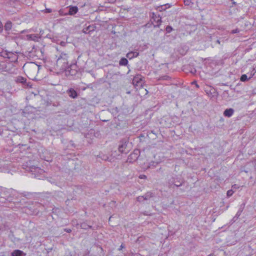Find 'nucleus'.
<instances>
[{
	"instance_id": "f257e3e1",
	"label": "nucleus",
	"mask_w": 256,
	"mask_h": 256,
	"mask_svg": "<svg viewBox=\"0 0 256 256\" xmlns=\"http://www.w3.org/2000/svg\"><path fill=\"white\" fill-rule=\"evenodd\" d=\"M13 26L12 22L10 20H6L4 24L0 20V34H2L4 32L3 35L5 38L8 40H13L14 36L12 35L16 34V33L12 32V28Z\"/></svg>"
},
{
	"instance_id": "f03ea898",
	"label": "nucleus",
	"mask_w": 256,
	"mask_h": 256,
	"mask_svg": "<svg viewBox=\"0 0 256 256\" xmlns=\"http://www.w3.org/2000/svg\"><path fill=\"white\" fill-rule=\"evenodd\" d=\"M68 56L67 54L64 52H61L56 60V65L57 68L62 70H66L68 65Z\"/></svg>"
},
{
	"instance_id": "7ed1b4c3",
	"label": "nucleus",
	"mask_w": 256,
	"mask_h": 256,
	"mask_svg": "<svg viewBox=\"0 0 256 256\" xmlns=\"http://www.w3.org/2000/svg\"><path fill=\"white\" fill-rule=\"evenodd\" d=\"M184 180L181 176H174L168 181V187L174 188V187H180L184 184Z\"/></svg>"
},
{
	"instance_id": "20e7f679",
	"label": "nucleus",
	"mask_w": 256,
	"mask_h": 256,
	"mask_svg": "<svg viewBox=\"0 0 256 256\" xmlns=\"http://www.w3.org/2000/svg\"><path fill=\"white\" fill-rule=\"evenodd\" d=\"M129 140L128 138L121 139L118 142V149L121 154H127L130 150Z\"/></svg>"
},
{
	"instance_id": "39448f33",
	"label": "nucleus",
	"mask_w": 256,
	"mask_h": 256,
	"mask_svg": "<svg viewBox=\"0 0 256 256\" xmlns=\"http://www.w3.org/2000/svg\"><path fill=\"white\" fill-rule=\"evenodd\" d=\"M26 170L34 175V178H38V179H40V175L44 173V170L42 169L34 166H27Z\"/></svg>"
},
{
	"instance_id": "423d86ee",
	"label": "nucleus",
	"mask_w": 256,
	"mask_h": 256,
	"mask_svg": "<svg viewBox=\"0 0 256 256\" xmlns=\"http://www.w3.org/2000/svg\"><path fill=\"white\" fill-rule=\"evenodd\" d=\"M7 198L8 199V202L13 203L18 207L21 206L26 202L25 199L22 198V196H20L17 192L15 196H12V197H9Z\"/></svg>"
},
{
	"instance_id": "0eeeda50",
	"label": "nucleus",
	"mask_w": 256,
	"mask_h": 256,
	"mask_svg": "<svg viewBox=\"0 0 256 256\" xmlns=\"http://www.w3.org/2000/svg\"><path fill=\"white\" fill-rule=\"evenodd\" d=\"M80 93V89L79 88H70L66 91V94L68 96L72 99L77 98Z\"/></svg>"
},
{
	"instance_id": "6e6552de",
	"label": "nucleus",
	"mask_w": 256,
	"mask_h": 256,
	"mask_svg": "<svg viewBox=\"0 0 256 256\" xmlns=\"http://www.w3.org/2000/svg\"><path fill=\"white\" fill-rule=\"evenodd\" d=\"M76 68V64H75L68 65V68H66V70H64L66 76H76L78 73Z\"/></svg>"
},
{
	"instance_id": "1a4fd4ad",
	"label": "nucleus",
	"mask_w": 256,
	"mask_h": 256,
	"mask_svg": "<svg viewBox=\"0 0 256 256\" xmlns=\"http://www.w3.org/2000/svg\"><path fill=\"white\" fill-rule=\"evenodd\" d=\"M78 10L77 6H70L64 8L62 12L64 15L74 16L76 14Z\"/></svg>"
},
{
	"instance_id": "9d476101",
	"label": "nucleus",
	"mask_w": 256,
	"mask_h": 256,
	"mask_svg": "<svg viewBox=\"0 0 256 256\" xmlns=\"http://www.w3.org/2000/svg\"><path fill=\"white\" fill-rule=\"evenodd\" d=\"M140 155V151L138 149L134 150L128 157L127 162L133 163L136 162Z\"/></svg>"
},
{
	"instance_id": "9b49d317",
	"label": "nucleus",
	"mask_w": 256,
	"mask_h": 256,
	"mask_svg": "<svg viewBox=\"0 0 256 256\" xmlns=\"http://www.w3.org/2000/svg\"><path fill=\"white\" fill-rule=\"evenodd\" d=\"M97 157L102 160L108 161L111 163L114 162L116 160L114 156L112 154L108 155L102 152H100Z\"/></svg>"
},
{
	"instance_id": "f8f14e48",
	"label": "nucleus",
	"mask_w": 256,
	"mask_h": 256,
	"mask_svg": "<svg viewBox=\"0 0 256 256\" xmlns=\"http://www.w3.org/2000/svg\"><path fill=\"white\" fill-rule=\"evenodd\" d=\"M112 114V116L114 117L115 121H116V120L118 121H122V116H121L120 114H118L120 112V110L118 108V107H114L111 108L108 110Z\"/></svg>"
},
{
	"instance_id": "ddd939ff",
	"label": "nucleus",
	"mask_w": 256,
	"mask_h": 256,
	"mask_svg": "<svg viewBox=\"0 0 256 256\" xmlns=\"http://www.w3.org/2000/svg\"><path fill=\"white\" fill-rule=\"evenodd\" d=\"M150 18L151 20H152L156 24H154V27L159 28L162 22V18L160 16V15L159 14L157 15L155 13L152 12Z\"/></svg>"
},
{
	"instance_id": "4468645a",
	"label": "nucleus",
	"mask_w": 256,
	"mask_h": 256,
	"mask_svg": "<svg viewBox=\"0 0 256 256\" xmlns=\"http://www.w3.org/2000/svg\"><path fill=\"white\" fill-rule=\"evenodd\" d=\"M15 81L16 83H20L24 86H26V88H31V85L30 84V82H26V78L22 76H18L16 78Z\"/></svg>"
},
{
	"instance_id": "2eb2a0df",
	"label": "nucleus",
	"mask_w": 256,
	"mask_h": 256,
	"mask_svg": "<svg viewBox=\"0 0 256 256\" xmlns=\"http://www.w3.org/2000/svg\"><path fill=\"white\" fill-rule=\"evenodd\" d=\"M182 68L183 70L186 71V72H190L193 74H195L196 72V70L195 68H194V64H185L182 66Z\"/></svg>"
},
{
	"instance_id": "dca6fc26",
	"label": "nucleus",
	"mask_w": 256,
	"mask_h": 256,
	"mask_svg": "<svg viewBox=\"0 0 256 256\" xmlns=\"http://www.w3.org/2000/svg\"><path fill=\"white\" fill-rule=\"evenodd\" d=\"M144 77L142 76L141 74H136L133 78L132 83L136 86L142 85V82H144Z\"/></svg>"
},
{
	"instance_id": "f3484780",
	"label": "nucleus",
	"mask_w": 256,
	"mask_h": 256,
	"mask_svg": "<svg viewBox=\"0 0 256 256\" xmlns=\"http://www.w3.org/2000/svg\"><path fill=\"white\" fill-rule=\"evenodd\" d=\"M16 192L14 190H10L8 191H6L2 194L3 196H1V198H4L5 200L8 202V198L12 197V196H15L16 194Z\"/></svg>"
},
{
	"instance_id": "a211bd4d",
	"label": "nucleus",
	"mask_w": 256,
	"mask_h": 256,
	"mask_svg": "<svg viewBox=\"0 0 256 256\" xmlns=\"http://www.w3.org/2000/svg\"><path fill=\"white\" fill-rule=\"evenodd\" d=\"M84 26L82 30V32L84 34H90L96 29V26L94 24H89L87 26L86 24Z\"/></svg>"
},
{
	"instance_id": "6ab92c4d",
	"label": "nucleus",
	"mask_w": 256,
	"mask_h": 256,
	"mask_svg": "<svg viewBox=\"0 0 256 256\" xmlns=\"http://www.w3.org/2000/svg\"><path fill=\"white\" fill-rule=\"evenodd\" d=\"M215 44H218L221 46H223L224 43L228 40V38H225L224 37H216V39L212 38V40Z\"/></svg>"
},
{
	"instance_id": "aec40b11",
	"label": "nucleus",
	"mask_w": 256,
	"mask_h": 256,
	"mask_svg": "<svg viewBox=\"0 0 256 256\" xmlns=\"http://www.w3.org/2000/svg\"><path fill=\"white\" fill-rule=\"evenodd\" d=\"M25 2L26 0H8V4L12 7L16 8L17 6Z\"/></svg>"
},
{
	"instance_id": "412c9836",
	"label": "nucleus",
	"mask_w": 256,
	"mask_h": 256,
	"mask_svg": "<svg viewBox=\"0 0 256 256\" xmlns=\"http://www.w3.org/2000/svg\"><path fill=\"white\" fill-rule=\"evenodd\" d=\"M27 39L29 40L38 42L40 36L38 34H30L26 35Z\"/></svg>"
},
{
	"instance_id": "4be33fe9",
	"label": "nucleus",
	"mask_w": 256,
	"mask_h": 256,
	"mask_svg": "<svg viewBox=\"0 0 256 256\" xmlns=\"http://www.w3.org/2000/svg\"><path fill=\"white\" fill-rule=\"evenodd\" d=\"M78 226H80V228L84 230H88L90 228L92 230H94L95 229L92 226L88 224L86 222H82L80 224H78Z\"/></svg>"
},
{
	"instance_id": "5701e85b",
	"label": "nucleus",
	"mask_w": 256,
	"mask_h": 256,
	"mask_svg": "<svg viewBox=\"0 0 256 256\" xmlns=\"http://www.w3.org/2000/svg\"><path fill=\"white\" fill-rule=\"evenodd\" d=\"M234 110L232 108H226L224 112V116L230 118L234 114Z\"/></svg>"
},
{
	"instance_id": "b1692460",
	"label": "nucleus",
	"mask_w": 256,
	"mask_h": 256,
	"mask_svg": "<svg viewBox=\"0 0 256 256\" xmlns=\"http://www.w3.org/2000/svg\"><path fill=\"white\" fill-rule=\"evenodd\" d=\"M24 252L20 250H15L10 253V256H24Z\"/></svg>"
},
{
	"instance_id": "393cba45",
	"label": "nucleus",
	"mask_w": 256,
	"mask_h": 256,
	"mask_svg": "<svg viewBox=\"0 0 256 256\" xmlns=\"http://www.w3.org/2000/svg\"><path fill=\"white\" fill-rule=\"evenodd\" d=\"M206 92L208 96L212 98L215 96L216 94V90L212 88H210V90H206Z\"/></svg>"
},
{
	"instance_id": "a878e982",
	"label": "nucleus",
	"mask_w": 256,
	"mask_h": 256,
	"mask_svg": "<svg viewBox=\"0 0 256 256\" xmlns=\"http://www.w3.org/2000/svg\"><path fill=\"white\" fill-rule=\"evenodd\" d=\"M31 210H32V212H27L28 213V212L30 214H34V215H37L38 214V213L39 212V210H38V208H36L35 206H30V208H28V211Z\"/></svg>"
},
{
	"instance_id": "bb28decb",
	"label": "nucleus",
	"mask_w": 256,
	"mask_h": 256,
	"mask_svg": "<svg viewBox=\"0 0 256 256\" xmlns=\"http://www.w3.org/2000/svg\"><path fill=\"white\" fill-rule=\"evenodd\" d=\"M128 62L126 58H122L119 61V64L122 66H126L128 64Z\"/></svg>"
},
{
	"instance_id": "cd10ccee",
	"label": "nucleus",
	"mask_w": 256,
	"mask_h": 256,
	"mask_svg": "<svg viewBox=\"0 0 256 256\" xmlns=\"http://www.w3.org/2000/svg\"><path fill=\"white\" fill-rule=\"evenodd\" d=\"M244 206H245V204L244 203H243L242 204H241L240 206V208H239V209L238 211V212H236V218H239L244 208Z\"/></svg>"
},
{
	"instance_id": "c85d7f7f",
	"label": "nucleus",
	"mask_w": 256,
	"mask_h": 256,
	"mask_svg": "<svg viewBox=\"0 0 256 256\" xmlns=\"http://www.w3.org/2000/svg\"><path fill=\"white\" fill-rule=\"evenodd\" d=\"M13 54L12 52H0V56H2L4 58H11V56H12Z\"/></svg>"
},
{
	"instance_id": "c756f323",
	"label": "nucleus",
	"mask_w": 256,
	"mask_h": 256,
	"mask_svg": "<svg viewBox=\"0 0 256 256\" xmlns=\"http://www.w3.org/2000/svg\"><path fill=\"white\" fill-rule=\"evenodd\" d=\"M144 200H148L150 199V198L154 196V194L152 192H147L144 196H142Z\"/></svg>"
},
{
	"instance_id": "7c9ffc66",
	"label": "nucleus",
	"mask_w": 256,
	"mask_h": 256,
	"mask_svg": "<svg viewBox=\"0 0 256 256\" xmlns=\"http://www.w3.org/2000/svg\"><path fill=\"white\" fill-rule=\"evenodd\" d=\"M159 162L154 161H151L148 166V168H154L158 164Z\"/></svg>"
},
{
	"instance_id": "2f4dec72",
	"label": "nucleus",
	"mask_w": 256,
	"mask_h": 256,
	"mask_svg": "<svg viewBox=\"0 0 256 256\" xmlns=\"http://www.w3.org/2000/svg\"><path fill=\"white\" fill-rule=\"evenodd\" d=\"M184 4L186 6H188L190 8L193 7L194 4L191 0H184Z\"/></svg>"
},
{
	"instance_id": "473e14b6",
	"label": "nucleus",
	"mask_w": 256,
	"mask_h": 256,
	"mask_svg": "<svg viewBox=\"0 0 256 256\" xmlns=\"http://www.w3.org/2000/svg\"><path fill=\"white\" fill-rule=\"evenodd\" d=\"M148 136V132H144L142 134H141L139 138L140 142L144 141V139Z\"/></svg>"
},
{
	"instance_id": "72a5a7b5",
	"label": "nucleus",
	"mask_w": 256,
	"mask_h": 256,
	"mask_svg": "<svg viewBox=\"0 0 256 256\" xmlns=\"http://www.w3.org/2000/svg\"><path fill=\"white\" fill-rule=\"evenodd\" d=\"M6 64L2 62H0V70L2 71H6Z\"/></svg>"
},
{
	"instance_id": "f704fd0d",
	"label": "nucleus",
	"mask_w": 256,
	"mask_h": 256,
	"mask_svg": "<svg viewBox=\"0 0 256 256\" xmlns=\"http://www.w3.org/2000/svg\"><path fill=\"white\" fill-rule=\"evenodd\" d=\"M250 78V77L248 78V76L246 74H242V76H240V81L242 82H246Z\"/></svg>"
},
{
	"instance_id": "c9c22d12",
	"label": "nucleus",
	"mask_w": 256,
	"mask_h": 256,
	"mask_svg": "<svg viewBox=\"0 0 256 256\" xmlns=\"http://www.w3.org/2000/svg\"><path fill=\"white\" fill-rule=\"evenodd\" d=\"M94 246H96L97 248H98L99 249H100V256H104V249L102 248L98 245V244H94Z\"/></svg>"
},
{
	"instance_id": "e433bc0d",
	"label": "nucleus",
	"mask_w": 256,
	"mask_h": 256,
	"mask_svg": "<svg viewBox=\"0 0 256 256\" xmlns=\"http://www.w3.org/2000/svg\"><path fill=\"white\" fill-rule=\"evenodd\" d=\"M126 56L127 58H129L130 60H131L132 58H134L133 52H128L126 54Z\"/></svg>"
},
{
	"instance_id": "4c0bfd02",
	"label": "nucleus",
	"mask_w": 256,
	"mask_h": 256,
	"mask_svg": "<svg viewBox=\"0 0 256 256\" xmlns=\"http://www.w3.org/2000/svg\"><path fill=\"white\" fill-rule=\"evenodd\" d=\"M170 79V77L167 75H164L160 76L159 78L160 80H168Z\"/></svg>"
},
{
	"instance_id": "58836bf2",
	"label": "nucleus",
	"mask_w": 256,
	"mask_h": 256,
	"mask_svg": "<svg viewBox=\"0 0 256 256\" xmlns=\"http://www.w3.org/2000/svg\"><path fill=\"white\" fill-rule=\"evenodd\" d=\"M165 6H164L163 4L162 5H161L160 6H158V8H157V10H158L159 12H162V11H164L166 9V7H164Z\"/></svg>"
},
{
	"instance_id": "ea45409f",
	"label": "nucleus",
	"mask_w": 256,
	"mask_h": 256,
	"mask_svg": "<svg viewBox=\"0 0 256 256\" xmlns=\"http://www.w3.org/2000/svg\"><path fill=\"white\" fill-rule=\"evenodd\" d=\"M173 30V28L170 26H168L166 28V33H170Z\"/></svg>"
},
{
	"instance_id": "a19ab883",
	"label": "nucleus",
	"mask_w": 256,
	"mask_h": 256,
	"mask_svg": "<svg viewBox=\"0 0 256 256\" xmlns=\"http://www.w3.org/2000/svg\"><path fill=\"white\" fill-rule=\"evenodd\" d=\"M234 193V191L232 190H230L227 191L226 196L228 198L231 196Z\"/></svg>"
},
{
	"instance_id": "79ce46f5",
	"label": "nucleus",
	"mask_w": 256,
	"mask_h": 256,
	"mask_svg": "<svg viewBox=\"0 0 256 256\" xmlns=\"http://www.w3.org/2000/svg\"><path fill=\"white\" fill-rule=\"evenodd\" d=\"M240 32V29L238 28H236L234 30H231V32H230V34H237V33Z\"/></svg>"
},
{
	"instance_id": "37998d69",
	"label": "nucleus",
	"mask_w": 256,
	"mask_h": 256,
	"mask_svg": "<svg viewBox=\"0 0 256 256\" xmlns=\"http://www.w3.org/2000/svg\"><path fill=\"white\" fill-rule=\"evenodd\" d=\"M44 38H46L52 40V42H54V38L52 36V35L50 34H47L46 36H44Z\"/></svg>"
},
{
	"instance_id": "c03bdc74",
	"label": "nucleus",
	"mask_w": 256,
	"mask_h": 256,
	"mask_svg": "<svg viewBox=\"0 0 256 256\" xmlns=\"http://www.w3.org/2000/svg\"><path fill=\"white\" fill-rule=\"evenodd\" d=\"M242 171L246 173H248V172H250V169L246 168V166H244L243 167L242 169Z\"/></svg>"
},
{
	"instance_id": "a18cd8bd",
	"label": "nucleus",
	"mask_w": 256,
	"mask_h": 256,
	"mask_svg": "<svg viewBox=\"0 0 256 256\" xmlns=\"http://www.w3.org/2000/svg\"><path fill=\"white\" fill-rule=\"evenodd\" d=\"M256 72V71L255 68H252V70L250 72V78H252Z\"/></svg>"
},
{
	"instance_id": "49530a36",
	"label": "nucleus",
	"mask_w": 256,
	"mask_h": 256,
	"mask_svg": "<svg viewBox=\"0 0 256 256\" xmlns=\"http://www.w3.org/2000/svg\"><path fill=\"white\" fill-rule=\"evenodd\" d=\"M144 196H139L136 198V200L138 202H142L144 200V198H143Z\"/></svg>"
},
{
	"instance_id": "de8ad7c7",
	"label": "nucleus",
	"mask_w": 256,
	"mask_h": 256,
	"mask_svg": "<svg viewBox=\"0 0 256 256\" xmlns=\"http://www.w3.org/2000/svg\"><path fill=\"white\" fill-rule=\"evenodd\" d=\"M64 231L68 233H70L72 232V230L69 228H65L64 229Z\"/></svg>"
},
{
	"instance_id": "09e8293b",
	"label": "nucleus",
	"mask_w": 256,
	"mask_h": 256,
	"mask_svg": "<svg viewBox=\"0 0 256 256\" xmlns=\"http://www.w3.org/2000/svg\"><path fill=\"white\" fill-rule=\"evenodd\" d=\"M130 256H141V255L139 254H134L132 252H131L130 254Z\"/></svg>"
},
{
	"instance_id": "8fccbe9b",
	"label": "nucleus",
	"mask_w": 256,
	"mask_h": 256,
	"mask_svg": "<svg viewBox=\"0 0 256 256\" xmlns=\"http://www.w3.org/2000/svg\"><path fill=\"white\" fill-rule=\"evenodd\" d=\"M67 42L64 41H61L60 42V44L62 46H65Z\"/></svg>"
},
{
	"instance_id": "3c124183",
	"label": "nucleus",
	"mask_w": 256,
	"mask_h": 256,
	"mask_svg": "<svg viewBox=\"0 0 256 256\" xmlns=\"http://www.w3.org/2000/svg\"><path fill=\"white\" fill-rule=\"evenodd\" d=\"M164 6H165L164 7H166V9L168 8H170L172 6V4H168V3H167V4H163Z\"/></svg>"
},
{
	"instance_id": "603ef678",
	"label": "nucleus",
	"mask_w": 256,
	"mask_h": 256,
	"mask_svg": "<svg viewBox=\"0 0 256 256\" xmlns=\"http://www.w3.org/2000/svg\"><path fill=\"white\" fill-rule=\"evenodd\" d=\"M138 178L140 179H146V176L144 174H140Z\"/></svg>"
},
{
	"instance_id": "864d4df0",
	"label": "nucleus",
	"mask_w": 256,
	"mask_h": 256,
	"mask_svg": "<svg viewBox=\"0 0 256 256\" xmlns=\"http://www.w3.org/2000/svg\"><path fill=\"white\" fill-rule=\"evenodd\" d=\"M52 12V10L50 8H46L44 10V12H46V13H50Z\"/></svg>"
},
{
	"instance_id": "5fc2aeb1",
	"label": "nucleus",
	"mask_w": 256,
	"mask_h": 256,
	"mask_svg": "<svg viewBox=\"0 0 256 256\" xmlns=\"http://www.w3.org/2000/svg\"><path fill=\"white\" fill-rule=\"evenodd\" d=\"M125 248V245L124 244H122L120 245V248H118V250H122V248Z\"/></svg>"
},
{
	"instance_id": "6e6d98bb",
	"label": "nucleus",
	"mask_w": 256,
	"mask_h": 256,
	"mask_svg": "<svg viewBox=\"0 0 256 256\" xmlns=\"http://www.w3.org/2000/svg\"><path fill=\"white\" fill-rule=\"evenodd\" d=\"M232 188H233V189H235V190H236V189L238 188H239V186H238L237 184H233V185L232 186Z\"/></svg>"
},
{
	"instance_id": "4d7b16f0",
	"label": "nucleus",
	"mask_w": 256,
	"mask_h": 256,
	"mask_svg": "<svg viewBox=\"0 0 256 256\" xmlns=\"http://www.w3.org/2000/svg\"><path fill=\"white\" fill-rule=\"evenodd\" d=\"M44 34V30H40V38L41 37H44L43 34Z\"/></svg>"
},
{
	"instance_id": "13d9d810",
	"label": "nucleus",
	"mask_w": 256,
	"mask_h": 256,
	"mask_svg": "<svg viewBox=\"0 0 256 256\" xmlns=\"http://www.w3.org/2000/svg\"><path fill=\"white\" fill-rule=\"evenodd\" d=\"M239 218H236V215L232 220V222H235Z\"/></svg>"
},
{
	"instance_id": "bf43d9fd",
	"label": "nucleus",
	"mask_w": 256,
	"mask_h": 256,
	"mask_svg": "<svg viewBox=\"0 0 256 256\" xmlns=\"http://www.w3.org/2000/svg\"><path fill=\"white\" fill-rule=\"evenodd\" d=\"M4 134V129L2 127H0V136H2Z\"/></svg>"
},
{
	"instance_id": "052dcab7",
	"label": "nucleus",
	"mask_w": 256,
	"mask_h": 256,
	"mask_svg": "<svg viewBox=\"0 0 256 256\" xmlns=\"http://www.w3.org/2000/svg\"><path fill=\"white\" fill-rule=\"evenodd\" d=\"M134 58L137 57L139 55V53L136 52H133Z\"/></svg>"
},
{
	"instance_id": "680f3d73",
	"label": "nucleus",
	"mask_w": 256,
	"mask_h": 256,
	"mask_svg": "<svg viewBox=\"0 0 256 256\" xmlns=\"http://www.w3.org/2000/svg\"><path fill=\"white\" fill-rule=\"evenodd\" d=\"M36 68L37 66L35 65L34 64V63H32V68L36 70Z\"/></svg>"
},
{
	"instance_id": "e2e57ef3",
	"label": "nucleus",
	"mask_w": 256,
	"mask_h": 256,
	"mask_svg": "<svg viewBox=\"0 0 256 256\" xmlns=\"http://www.w3.org/2000/svg\"><path fill=\"white\" fill-rule=\"evenodd\" d=\"M192 84H194V85H196V86L197 88H198V87H199L198 85L196 84V81L192 82Z\"/></svg>"
},
{
	"instance_id": "0e129e2a",
	"label": "nucleus",
	"mask_w": 256,
	"mask_h": 256,
	"mask_svg": "<svg viewBox=\"0 0 256 256\" xmlns=\"http://www.w3.org/2000/svg\"><path fill=\"white\" fill-rule=\"evenodd\" d=\"M82 186H77V188L78 190H82Z\"/></svg>"
},
{
	"instance_id": "69168bd1",
	"label": "nucleus",
	"mask_w": 256,
	"mask_h": 256,
	"mask_svg": "<svg viewBox=\"0 0 256 256\" xmlns=\"http://www.w3.org/2000/svg\"><path fill=\"white\" fill-rule=\"evenodd\" d=\"M156 171L158 172H161L162 173L163 172V170H162V168H158V170H156Z\"/></svg>"
},
{
	"instance_id": "338daca9",
	"label": "nucleus",
	"mask_w": 256,
	"mask_h": 256,
	"mask_svg": "<svg viewBox=\"0 0 256 256\" xmlns=\"http://www.w3.org/2000/svg\"><path fill=\"white\" fill-rule=\"evenodd\" d=\"M70 144H71V145H72L73 147L75 148V146H75V144H74V143L73 141L70 140Z\"/></svg>"
},
{
	"instance_id": "774afa93",
	"label": "nucleus",
	"mask_w": 256,
	"mask_h": 256,
	"mask_svg": "<svg viewBox=\"0 0 256 256\" xmlns=\"http://www.w3.org/2000/svg\"><path fill=\"white\" fill-rule=\"evenodd\" d=\"M24 194L23 195L24 196H28L30 195V194H28V193H27L26 194Z\"/></svg>"
}]
</instances>
